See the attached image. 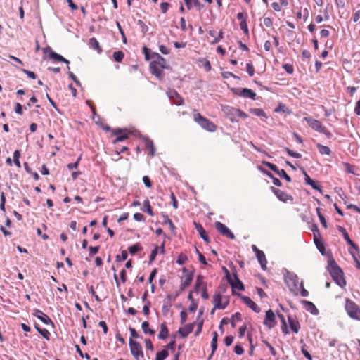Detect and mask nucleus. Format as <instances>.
I'll list each match as a JSON object with an SVG mask.
<instances>
[{
    "mask_svg": "<svg viewBox=\"0 0 360 360\" xmlns=\"http://www.w3.org/2000/svg\"><path fill=\"white\" fill-rule=\"evenodd\" d=\"M360 19V10H357L354 12L352 20L354 22H357Z\"/></svg>",
    "mask_w": 360,
    "mask_h": 360,
    "instance_id": "63",
    "label": "nucleus"
},
{
    "mask_svg": "<svg viewBox=\"0 0 360 360\" xmlns=\"http://www.w3.org/2000/svg\"><path fill=\"white\" fill-rule=\"evenodd\" d=\"M319 152L321 155H329L331 153V150L329 147L323 146L321 143H317L316 145Z\"/></svg>",
    "mask_w": 360,
    "mask_h": 360,
    "instance_id": "31",
    "label": "nucleus"
},
{
    "mask_svg": "<svg viewBox=\"0 0 360 360\" xmlns=\"http://www.w3.org/2000/svg\"><path fill=\"white\" fill-rule=\"evenodd\" d=\"M168 356V352L166 349H163L156 354L155 360H165Z\"/></svg>",
    "mask_w": 360,
    "mask_h": 360,
    "instance_id": "37",
    "label": "nucleus"
},
{
    "mask_svg": "<svg viewBox=\"0 0 360 360\" xmlns=\"http://www.w3.org/2000/svg\"><path fill=\"white\" fill-rule=\"evenodd\" d=\"M194 326L195 323L188 324L183 328H180L178 332L183 338H185L193 331Z\"/></svg>",
    "mask_w": 360,
    "mask_h": 360,
    "instance_id": "19",
    "label": "nucleus"
},
{
    "mask_svg": "<svg viewBox=\"0 0 360 360\" xmlns=\"http://www.w3.org/2000/svg\"><path fill=\"white\" fill-rule=\"evenodd\" d=\"M338 231L342 233V236L345 238V240L347 241V244L351 245L352 248H355L356 250L358 249V247L356 245H355L352 240L350 239L349 234L347 233L346 229L342 226H338Z\"/></svg>",
    "mask_w": 360,
    "mask_h": 360,
    "instance_id": "22",
    "label": "nucleus"
},
{
    "mask_svg": "<svg viewBox=\"0 0 360 360\" xmlns=\"http://www.w3.org/2000/svg\"><path fill=\"white\" fill-rule=\"evenodd\" d=\"M243 302L254 311L255 312H259L260 309L257 306V304L253 302L249 297L247 296H242L241 297Z\"/></svg>",
    "mask_w": 360,
    "mask_h": 360,
    "instance_id": "18",
    "label": "nucleus"
},
{
    "mask_svg": "<svg viewBox=\"0 0 360 360\" xmlns=\"http://www.w3.org/2000/svg\"><path fill=\"white\" fill-rule=\"evenodd\" d=\"M117 26L118 27V30L122 35V41L124 44H127V37L125 36V34H124V32L122 29V27H121L120 24L119 22H117Z\"/></svg>",
    "mask_w": 360,
    "mask_h": 360,
    "instance_id": "52",
    "label": "nucleus"
},
{
    "mask_svg": "<svg viewBox=\"0 0 360 360\" xmlns=\"http://www.w3.org/2000/svg\"><path fill=\"white\" fill-rule=\"evenodd\" d=\"M112 134L116 136L115 139L112 141V143L116 144L119 142L127 139L129 138V134L127 131L126 129L117 128L112 130Z\"/></svg>",
    "mask_w": 360,
    "mask_h": 360,
    "instance_id": "8",
    "label": "nucleus"
},
{
    "mask_svg": "<svg viewBox=\"0 0 360 360\" xmlns=\"http://www.w3.org/2000/svg\"><path fill=\"white\" fill-rule=\"evenodd\" d=\"M271 190L276 195V197L281 201L285 202L288 200L290 199V196L285 193L284 191L275 188L274 187H271Z\"/></svg>",
    "mask_w": 360,
    "mask_h": 360,
    "instance_id": "17",
    "label": "nucleus"
},
{
    "mask_svg": "<svg viewBox=\"0 0 360 360\" xmlns=\"http://www.w3.org/2000/svg\"><path fill=\"white\" fill-rule=\"evenodd\" d=\"M145 146L148 150V155H150V157H153L155 155L156 149L153 141L150 139H146Z\"/></svg>",
    "mask_w": 360,
    "mask_h": 360,
    "instance_id": "25",
    "label": "nucleus"
},
{
    "mask_svg": "<svg viewBox=\"0 0 360 360\" xmlns=\"http://www.w3.org/2000/svg\"><path fill=\"white\" fill-rule=\"evenodd\" d=\"M150 68L151 70L152 74L155 75L159 79H162L163 77V71L162 69L160 66L157 65L155 62H152L150 65Z\"/></svg>",
    "mask_w": 360,
    "mask_h": 360,
    "instance_id": "16",
    "label": "nucleus"
},
{
    "mask_svg": "<svg viewBox=\"0 0 360 360\" xmlns=\"http://www.w3.org/2000/svg\"><path fill=\"white\" fill-rule=\"evenodd\" d=\"M285 282L290 290L296 288L298 284V277L295 274H288L285 276Z\"/></svg>",
    "mask_w": 360,
    "mask_h": 360,
    "instance_id": "12",
    "label": "nucleus"
},
{
    "mask_svg": "<svg viewBox=\"0 0 360 360\" xmlns=\"http://www.w3.org/2000/svg\"><path fill=\"white\" fill-rule=\"evenodd\" d=\"M43 52L45 54L48 53L49 58L53 59V60L58 61V62H63V63L68 64V69H70V67L68 65V64L70 63V61L68 60L65 59L61 55L53 51L51 48H50V47L44 48L43 49Z\"/></svg>",
    "mask_w": 360,
    "mask_h": 360,
    "instance_id": "7",
    "label": "nucleus"
},
{
    "mask_svg": "<svg viewBox=\"0 0 360 360\" xmlns=\"http://www.w3.org/2000/svg\"><path fill=\"white\" fill-rule=\"evenodd\" d=\"M264 324L269 328H271L276 325V316L272 310L269 309L266 312Z\"/></svg>",
    "mask_w": 360,
    "mask_h": 360,
    "instance_id": "13",
    "label": "nucleus"
},
{
    "mask_svg": "<svg viewBox=\"0 0 360 360\" xmlns=\"http://www.w3.org/2000/svg\"><path fill=\"white\" fill-rule=\"evenodd\" d=\"M184 1L188 10H191L193 6L198 10H201L203 8V5L200 4L199 0H184Z\"/></svg>",
    "mask_w": 360,
    "mask_h": 360,
    "instance_id": "26",
    "label": "nucleus"
},
{
    "mask_svg": "<svg viewBox=\"0 0 360 360\" xmlns=\"http://www.w3.org/2000/svg\"><path fill=\"white\" fill-rule=\"evenodd\" d=\"M193 120L197 122L203 129L214 132L217 130V126L211 120L202 116L196 110L193 112Z\"/></svg>",
    "mask_w": 360,
    "mask_h": 360,
    "instance_id": "2",
    "label": "nucleus"
},
{
    "mask_svg": "<svg viewBox=\"0 0 360 360\" xmlns=\"http://www.w3.org/2000/svg\"><path fill=\"white\" fill-rule=\"evenodd\" d=\"M212 335H213V338H212L211 346H212V352L214 353V351L217 348V337H218V335H217V333L216 331L213 332Z\"/></svg>",
    "mask_w": 360,
    "mask_h": 360,
    "instance_id": "38",
    "label": "nucleus"
},
{
    "mask_svg": "<svg viewBox=\"0 0 360 360\" xmlns=\"http://www.w3.org/2000/svg\"><path fill=\"white\" fill-rule=\"evenodd\" d=\"M213 303L214 308L224 309L227 306L229 301L226 300L224 302H222V297L218 293L214 295Z\"/></svg>",
    "mask_w": 360,
    "mask_h": 360,
    "instance_id": "14",
    "label": "nucleus"
},
{
    "mask_svg": "<svg viewBox=\"0 0 360 360\" xmlns=\"http://www.w3.org/2000/svg\"><path fill=\"white\" fill-rule=\"evenodd\" d=\"M263 23L267 27H271L273 25L272 19L269 17H266L264 18Z\"/></svg>",
    "mask_w": 360,
    "mask_h": 360,
    "instance_id": "56",
    "label": "nucleus"
},
{
    "mask_svg": "<svg viewBox=\"0 0 360 360\" xmlns=\"http://www.w3.org/2000/svg\"><path fill=\"white\" fill-rule=\"evenodd\" d=\"M345 309L351 318L360 320V309L354 302L347 299L345 303Z\"/></svg>",
    "mask_w": 360,
    "mask_h": 360,
    "instance_id": "4",
    "label": "nucleus"
},
{
    "mask_svg": "<svg viewBox=\"0 0 360 360\" xmlns=\"http://www.w3.org/2000/svg\"><path fill=\"white\" fill-rule=\"evenodd\" d=\"M314 240V243L317 247V248L319 249V250L323 254V250L325 249V247H324V245L323 243H322V241L320 239V237L316 238V240Z\"/></svg>",
    "mask_w": 360,
    "mask_h": 360,
    "instance_id": "44",
    "label": "nucleus"
},
{
    "mask_svg": "<svg viewBox=\"0 0 360 360\" xmlns=\"http://www.w3.org/2000/svg\"><path fill=\"white\" fill-rule=\"evenodd\" d=\"M237 94L241 97L249 98L252 100H255L257 96L252 90L247 88L238 89V92Z\"/></svg>",
    "mask_w": 360,
    "mask_h": 360,
    "instance_id": "15",
    "label": "nucleus"
},
{
    "mask_svg": "<svg viewBox=\"0 0 360 360\" xmlns=\"http://www.w3.org/2000/svg\"><path fill=\"white\" fill-rule=\"evenodd\" d=\"M316 212H317V214H318V217L320 219V222L321 224H322V226L326 229L327 228V223H326V220L324 217V216L320 212V209L319 208H316Z\"/></svg>",
    "mask_w": 360,
    "mask_h": 360,
    "instance_id": "43",
    "label": "nucleus"
},
{
    "mask_svg": "<svg viewBox=\"0 0 360 360\" xmlns=\"http://www.w3.org/2000/svg\"><path fill=\"white\" fill-rule=\"evenodd\" d=\"M128 256L127 252L126 250H122L121 255H117L116 257V260L118 262L124 261L127 259Z\"/></svg>",
    "mask_w": 360,
    "mask_h": 360,
    "instance_id": "51",
    "label": "nucleus"
},
{
    "mask_svg": "<svg viewBox=\"0 0 360 360\" xmlns=\"http://www.w3.org/2000/svg\"><path fill=\"white\" fill-rule=\"evenodd\" d=\"M304 303L307 306V309L308 311H310L312 314H317L318 310L316 308L315 305L312 302H311L309 301H305Z\"/></svg>",
    "mask_w": 360,
    "mask_h": 360,
    "instance_id": "42",
    "label": "nucleus"
},
{
    "mask_svg": "<svg viewBox=\"0 0 360 360\" xmlns=\"http://www.w3.org/2000/svg\"><path fill=\"white\" fill-rule=\"evenodd\" d=\"M124 57V53L122 51H117L113 53V59L115 61L121 63Z\"/></svg>",
    "mask_w": 360,
    "mask_h": 360,
    "instance_id": "35",
    "label": "nucleus"
},
{
    "mask_svg": "<svg viewBox=\"0 0 360 360\" xmlns=\"http://www.w3.org/2000/svg\"><path fill=\"white\" fill-rule=\"evenodd\" d=\"M143 181L147 188H150L152 186L151 181L148 176H144L143 177Z\"/></svg>",
    "mask_w": 360,
    "mask_h": 360,
    "instance_id": "58",
    "label": "nucleus"
},
{
    "mask_svg": "<svg viewBox=\"0 0 360 360\" xmlns=\"http://www.w3.org/2000/svg\"><path fill=\"white\" fill-rule=\"evenodd\" d=\"M192 280H193V274H189L186 275L183 283L181 284V288L184 289L185 288L190 285L192 282Z\"/></svg>",
    "mask_w": 360,
    "mask_h": 360,
    "instance_id": "36",
    "label": "nucleus"
},
{
    "mask_svg": "<svg viewBox=\"0 0 360 360\" xmlns=\"http://www.w3.org/2000/svg\"><path fill=\"white\" fill-rule=\"evenodd\" d=\"M285 151L290 156L293 157L295 158H300L302 157L301 154H300L297 152H295V151L289 149L288 148H285Z\"/></svg>",
    "mask_w": 360,
    "mask_h": 360,
    "instance_id": "50",
    "label": "nucleus"
},
{
    "mask_svg": "<svg viewBox=\"0 0 360 360\" xmlns=\"http://www.w3.org/2000/svg\"><path fill=\"white\" fill-rule=\"evenodd\" d=\"M354 112L357 115H360V99L356 103V105L354 108Z\"/></svg>",
    "mask_w": 360,
    "mask_h": 360,
    "instance_id": "64",
    "label": "nucleus"
},
{
    "mask_svg": "<svg viewBox=\"0 0 360 360\" xmlns=\"http://www.w3.org/2000/svg\"><path fill=\"white\" fill-rule=\"evenodd\" d=\"M34 315L45 324H49V323H52L50 318L40 310H38V309L35 310Z\"/></svg>",
    "mask_w": 360,
    "mask_h": 360,
    "instance_id": "23",
    "label": "nucleus"
},
{
    "mask_svg": "<svg viewBox=\"0 0 360 360\" xmlns=\"http://www.w3.org/2000/svg\"><path fill=\"white\" fill-rule=\"evenodd\" d=\"M21 155V153L20 150H16L13 153V162L18 167H21V164L20 162V158Z\"/></svg>",
    "mask_w": 360,
    "mask_h": 360,
    "instance_id": "33",
    "label": "nucleus"
},
{
    "mask_svg": "<svg viewBox=\"0 0 360 360\" xmlns=\"http://www.w3.org/2000/svg\"><path fill=\"white\" fill-rule=\"evenodd\" d=\"M283 68L288 73V74H292L294 71V68L292 66V65L291 64H288V63H286V64H283Z\"/></svg>",
    "mask_w": 360,
    "mask_h": 360,
    "instance_id": "53",
    "label": "nucleus"
},
{
    "mask_svg": "<svg viewBox=\"0 0 360 360\" xmlns=\"http://www.w3.org/2000/svg\"><path fill=\"white\" fill-rule=\"evenodd\" d=\"M141 328L145 334L153 335L155 333L154 330L149 328V323L146 321L142 323Z\"/></svg>",
    "mask_w": 360,
    "mask_h": 360,
    "instance_id": "32",
    "label": "nucleus"
},
{
    "mask_svg": "<svg viewBox=\"0 0 360 360\" xmlns=\"http://www.w3.org/2000/svg\"><path fill=\"white\" fill-rule=\"evenodd\" d=\"M216 229L223 236L230 238V239H234L235 236L234 234L230 231V229L224 224L216 221L214 224Z\"/></svg>",
    "mask_w": 360,
    "mask_h": 360,
    "instance_id": "9",
    "label": "nucleus"
},
{
    "mask_svg": "<svg viewBox=\"0 0 360 360\" xmlns=\"http://www.w3.org/2000/svg\"><path fill=\"white\" fill-rule=\"evenodd\" d=\"M304 120H305L308 123L309 126L314 131L325 134L328 138H330L332 136L330 131L324 125H323L319 120L311 117H304Z\"/></svg>",
    "mask_w": 360,
    "mask_h": 360,
    "instance_id": "3",
    "label": "nucleus"
},
{
    "mask_svg": "<svg viewBox=\"0 0 360 360\" xmlns=\"http://www.w3.org/2000/svg\"><path fill=\"white\" fill-rule=\"evenodd\" d=\"M207 287L206 283L204 282V276L202 275H198L196 278V282L195 285V291L198 292L202 290V289Z\"/></svg>",
    "mask_w": 360,
    "mask_h": 360,
    "instance_id": "24",
    "label": "nucleus"
},
{
    "mask_svg": "<svg viewBox=\"0 0 360 360\" xmlns=\"http://www.w3.org/2000/svg\"><path fill=\"white\" fill-rule=\"evenodd\" d=\"M75 348H76L77 352L79 354V355L82 358H86L87 359H89L90 358V356H89V355L88 354H83V352H82V350H81V349H80L79 345H75Z\"/></svg>",
    "mask_w": 360,
    "mask_h": 360,
    "instance_id": "55",
    "label": "nucleus"
},
{
    "mask_svg": "<svg viewBox=\"0 0 360 360\" xmlns=\"http://www.w3.org/2000/svg\"><path fill=\"white\" fill-rule=\"evenodd\" d=\"M328 269L333 281L339 286L342 288L346 285V281L343 276V272L333 259H330L328 261Z\"/></svg>",
    "mask_w": 360,
    "mask_h": 360,
    "instance_id": "1",
    "label": "nucleus"
},
{
    "mask_svg": "<svg viewBox=\"0 0 360 360\" xmlns=\"http://www.w3.org/2000/svg\"><path fill=\"white\" fill-rule=\"evenodd\" d=\"M167 96L170 101L176 105H182L184 103V101L181 95L175 90H169L167 91Z\"/></svg>",
    "mask_w": 360,
    "mask_h": 360,
    "instance_id": "11",
    "label": "nucleus"
},
{
    "mask_svg": "<svg viewBox=\"0 0 360 360\" xmlns=\"http://www.w3.org/2000/svg\"><path fill=\"white\" fill-rule=\"evenodd\" d=\"M302 353L304 354V356L308 359V360H312V356L309 353L307 350L305 349L304 347H302L301 348Z\"/></svg>",
    "mask_w": 360,
    "mask_h": 360,
    "instance_id": "60",
    "label": "nucleus"
},
{
    "mask_svg": "<svg viewBox=\"0 0 360 360\" xmlns=\"http://www.w3.org/2000/svg\"><path fill=\"white\" fill-rule=\"evenodd\" d=\"M168 333H169V332H168L167 326L165 324H162L161 328H160V331L158 335V338L160 339L164 340L167 338V336L168 335Z\"/></svg>",
    "mask_w": 360,
    "mask_h": 360,
    "instance_id": "34",
    "label": "nucleus"
},
{
    "mask_svg": "<svg viewBox=\"0 0 360 360\" xmlns=\"http://www.w3.org/2000/svg\"><path fill=\"white\" fill-rule=\"evenodd\" d=\"M229 281L232 285L233 288H237L240 290H244V286L242 282L238 279L236 274L233 275V279L231 278H229Z\"/></svg>",
    "mask_w": 360,
    "mask_h": 360,
    "instance_id": "20",
    "label": "nucleus"
},
{
    "mask_svg": "<svg viewBox=\"0 0 360 360\" xmlns=\"http://www.w3.org/2000/svg\"><path fill=\"white\" fill-rule=\"evenodd\" d=\"M81 160V157H79L78 159L77 160V161L74 163H70L67 165L68 168L70 169V170H72L73 169H77L78 167V165H79V161Z\"/></svg>",
    "mask_w": 360,
    "mask_h": 360,
    "instance_id": "54",
    "label": "nucleus"
},
{
    "mask_svg": "<svg viewBox=\"0 0 360 360\" xmlns=\"http://www.w3.org/2000/svg\"><path fill=\"white\" fill-rule=\"evenodd\" d=\"M217 37H215L214 39H212L210 43L212 44H217L218 43L221 39H223L224 36H223V32L222 30H220L218 33L217 32Z\"/></svg>",
    "mask_w": 360,
    "mask_h": 360,
    "instance_id": "49",
    "label": "nucleus"
},
{
    "mask_svg": "<svg viewBox=\"0 0 360 360\" xmlns=\"http://www.w3.org/2000/svg\"><path fill=\"white\" fill-rule=\"evenodd\" d=\"M288 321H289L290 327L292 329V330L294 333H297L299 331L300 327L298 321L294 320L290 316H288Z\"/></svg>",
    "mask_w": 360,
    "mask_h": 360,
    "instance_id": "29",
    "label": "nucleus"
},
{
    "mask_svg": "<svg viewBox=\"0 0 360 360\" xmlns=\"http://www.w3.org/2000/svg\"><path fill=\"white\" fill-rule=\"evenodd\" d=\"M311 230L314 233V240H316V238L320 237V232L316 224H312Z\"/></svg>",
    "mask_w": 360,
    "mask_h": 360,
    "instance_id": "45",
    "label": "nucleus"
},
{
    "mask_svg": "<svg viewBox=\"0 0 360 360\" xmlns=\"http://www.w3.org/2000/svg\"><path fill=\"white\" fill-rule=\"evenodd\" d=\"M129 344L131 353L135 359L140 360L142 359L143 357V352L141 345L131 338H129Z\"/></svg>",
    "mask_w": 360,
    "mask_h": 360,
    "instance_id": "5",
    "label": "nucleus"
},
{
    "mask_svg": "<svg viewBox=\"0 0 360 360\" xmlns=\"http://www.w3.org/2000/svg\"><path fill=\"white\" fill-rule=\"evenodd\" d=\"M22 72H25L28 76V77H30L31 79H34L37 77L36 74L34 72H32V71H30V70H25V69H22Z\"/></svg>",
    "mask_w": 360,
    "mask_h": 360,
    "instance_id": "57",
    "label": "nucleus"
},
{
    "mask_svg": "<svg viewBox=\"0 0 360 360\" xmlns=\"http://www.w3.org/2000/svg\"><path fill=\"white\" fill-rule=\"evenodd\" d=\"M234 352L236 354L241 355L243 353L244 350H243V348L240 345H237L234 347Z\"/></svg>",
    "mask_w": 360,
    "mask_h": 360,
    "instance_id": "62",
    "label": "nucleus"
},
{
    "mask_svg": "<svg viewBox=\"0 0 360 360\" xmlns=\"http://www.w3.org/2000/svg\"><path fill=\"white\" fill-rule=\"evenodd\" d=\"M153 57H155L158 60L155 61V63H157V65L160 66L161 68H166V60L162 57L159 53H153Z\"/></svg>",
    "mask_w": 360,
    "mask_h": 360,
    "instance_id": "28",
    "label": "nucleus"
},
{
    "mask_svg": "<svg viewBox=\"0 0 360 360\" xmlns=\"http://www.w3.org/2000/svg\"><path fill=\"white\" fill-rule=\"evenodd\" d=\"M246 70L250 77H252L255 74V67L252 63L246 64Z\"/></svg>",
    "mask_w": 360,
    "mask_h": 360,
    "instance_id": "48",
    "label": "nucleus"
},
{
    "mask_svg": "<svg viewBox=\"0 0 360 360\" xmlns=\"http://www.w3.org/2000/svg\"><path fill=\"white\" fill-rule=\"evenodd\" d=\"M227 117L231 121L233 122H238V118H246L248 117V115L242 111L241 110L236 108H229L227 109L226 111Z\"/></svg>",
    "mask_w": 360,
    "mask_h": 360,
    "instance_id": "6",
    "label": "nucleus"
},
{
    "mask_svg": "<svg viewBox=\"0 0 360 360\" xmlns=\"http://www.w3.org/2000/svg\"><path fill=\"white\" fill-rule=\"evenodd\" d=\"M199 62L202 63V66L205 68L207 72L210 71L211 70V64L208 60L206 58H202L199 60Z\"/></svg>",
    "mask_w": 360,
    "mask_h": 360,
    "instance_id": "41",
    "label": "nucleus"
},
{
    "mask_svg": "<svg viewBox=\"0 0 360 360\" xmlns=\"http://www.w3.org/2000/svg\"><path fill=\"white\" fill-rule=\"evenodd\" d=\"M36 329L37 331L46 340H49L50 333L48 330L45 328H40L37 326H35Z\"/></svg>",
    "mask_w": 360,
    "mask_h": 360,
    "instance_id": "39",
    "label": "nucleus"
},
{
    "mask_svg": "<svg viewBox=\"0 0 360 360\" xmlns=\"http://www.w3.org/2000/svg\"><path fill=\"white\" fill-rule=\"evenodd\" d=\"M186 260H187V257L186 255H180L178 257L176 262L179 264L181 265V264H184Z\"/></svg>",
    "mask_w": 360,
    "mask_h": 360,
    "instance_id": "59",
    "label": "nucleus"
},
{
    "mask_svg": "<svg viewBox=\"0 0 360 360\" xmlns=\"http://www.w3.org/2000/svg\"><path fill=\"white\" fill-rule=\"evenodd\" d=\"M250 112H252V114H254L255 115H257L258 117H265L266 116L265 112L262 109H260V108H251L250 110Z\"/></svg>",
    "mask_w": 360,
    "mask_h": 360,
    "instance_id": "40",
    "label": "nucleus"
},
{
    "mask_svg": "<svg viewBox=\"0 0 360 360\" xmlns=\"http://www.w3.org/2000/svg\"><path fill=\"white\" fill-rule=\"evenodd\" d=\"M266 165L270 169L276 172L280 177L285 179L288 182L291 181L290 176L286 173V172L284 169H279L276 165L270 162H266Z\"/></svg>",
    "mask_w": 360,
    "mask_h": 360,
    "instance_id": "10",
    "label": "nucleus"
},
{
    "mask_svg": "<svg viewBox=\"0 0 360 360\" xmlns=\"http://www.w3.org/2000/svg\"><path fill=\"white\" fill-rule=\"evenodd\" d=\"M240 29L243 31V32L245 34L248 35L249 34V30H248V27L247 20H242V21H240Z\"/></svg>",
    "mask_w": 360,
    "mask_h": 360,
    "instance_id": "47",
    "label": "nucleus"
},
{
    "mask_svg": "<svg viewBox=\"0 0 360 360\" xmlns=\"http://www.w3.org/2000/svg\"><path fill=\"white\" fill-rule=\"evenodd\" d=\"M256 257H257V259L259 263L260 264L262 268L263 269H266L267 261H266V256H265V254L264 253V252L261 251L260 252H258V254L256 255Z\"/></svg>",
    "mask_w": 360,
    "mask_h": 360,
    "instance_id": "27",
    "label": "nucleus"
},
{
    "mask_svg": "<svg viewBox=\"0 0 360 360\" xmlns=\"http://www.w3.org/2000/svg\"><path fill=\"white\" fill-rule=\"evenodd\" d=\"M335 3L338 8H343L345 6V0H335Z\"/></svg>",
    "mask_w": 360,
    "mask_h": 360,
    "instance_id": "61",
    "label": "nucleus"
},
{
    "mask_svg": "<svg viewBox=\"0 0 360 360\" xmlns=\"http://www.w3.org/2000/svg\"><path fill=\"white\" fill-rule=\"evenodd\" d=\"M141 246L139 243L131 245L129 248V251L131 255H135L139 250Z\"/></svg>",
    "mask_w": 360,
    "mask_h": 360,
    "instance_id": "46",
    "label": "nucleus"
},
{
    "mask_svg": "<svg viewBox=\"0 0 360 360\" xmlns=\"http://www.w3.org/2000/svg\"><path fill=\"white\" fill-rule=\"evenodd\" d=\"M194 225H195V229L197 230V231L199 233V234L200 235L201 238L206 242V243H210V238L209 236H207L205 230L203 229V227L202 226L201 224H198V223H196V222H194Z\"/></svg>",
    "mask_w": 360,
    "mask_h": 360,
    "instance_id": "21",
    "label": "nucleus"
},
{
    "mask_svg": "<svg viewBox=\"0 0 360 360\" xmlns=\"http://www.w3.org/2000/svg\"><path fill=\"white\" fill-rule=\"evenodd\" d=\"M89 45L92 49L96 50L98 53L102 51V49L96 38L93 37L89 39Z\"/></svg>",
    "mask_w": 360,
    "mask_h": 360,
    "instance_id": "30",
    "label": "nucleus"
}]
</instances>
